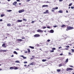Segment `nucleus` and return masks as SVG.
I'll return each mask as SVG.
<instances>
[{"mask_svg":"<svg viewBox=\"0 0 74 74\" xmlns=\"http://www.w3.org/2000/svg\"><path fill=\"white\" fill-rule=\"evenodd\" d=\"M66 13H68V12H68V10H66Z\"/></svg>","mask_w":74,"mask_h":74,"instance_id":"obj_57","label":"nucleus"},{"mask_svg":"<svg viewBox=\"0 0 74 74\" xmlns=\"http://www.w3.org/2000/svg\"><path fill=\"white\" fill-rule=\"evenodd\" d=\"M68 49H69V48H66L65 49L66 50H67Z\"/></svg>","mask_w":74,"mask_h":74,"instance_id":"obj_59","label":"nucleus"},{"mask_svg":"<svg viewBox=\"0 0 74 74\" xmlns=\"http://www.w3.org/2000/svg\"><path fill=\"white\" fill-rule=\"evenodd\" d=\"M2 52V50H0V52Z\"/></svg>","mask_w":74,"mask_h":74,"instance_id":"obj_61","label":"nucleus"},{"mask_svg":"<svg viewBox=\"0 0 74 74\" xmlns=\"http://www.w3.org/2000/svg\"><path fill=\"white\" fill-rule=\"evenodd\" d=\"M35 22V21H32L31 23H34Z\"/></svg>","mask_w":74,"mask_h":74,"instance_id":"obj_32","label":"nucleus"},{"mask_svg":"<svg viewBox=\"0 0 74 74\" xmlns=\"http://www.w3.org/2000/svg\"><path fill=\"white\" fill-rule=\"evenodd\" d=\"M7 12H11L12 11V10H8L7 11Z\"/></svg>","mask_w":74,"mask_h":74,"instance_id":"obj_28","label":"nucleus"},{"mask_svg":"<svg viewBox=\"0 0 74 74\" xmlns=\"http://www.w3.org/2000/svg\"><path fill=\"white\" fill-rule=\"evenodd\" d=\"M17 40L18 41H22L23 40L21 39H18Z\"/></svg>","mask_w":74,"mask_h":74,"instance_id":"obj_14","label":"nucleus"},{"mask_svg":"<svg viewBox=\"0 0 74 74\" xmlns=\"http://www.w3.org/2000/svg\"><path fill=\"white\" fill-rule=\"evenodd\" d=\"M42 62H45L46 61V60H42Z\"/></svg>","mask_w":74,"mask_h":74,"instance_id":"obj_29","label":"nucleus"},{"mask_svg":"<svg viewBox=\"0 0 74 74\" xmlns=\"http://www.w3.org/2000/svg\"><path fill=\"white\" fill-rule=\"evenodd\" d=\"M27 49L28 50V53H30V49Z\"/></svg>","mask_w":74,"mask_h":74,"instance_id":"obj_17","label":"nucleus"},{"mask_svg":"<svg viewBox=\"0 0 74 74\" xmlns=\"http://www.w3.org/2000/svg\"><path fill=\"white\" fill-rule=\"evenodd\" d=\"M70 71V69L69 68H67V69H66V71Z\"/></svg>","mask_w":74,"mask_h":74,"instance_id":"obj_16","label":"nucleus"},{"mask_svg":"<svg viewBox=\"0 0 74 74\" xmlns=\"http://www.w3.org/2000/svg\"><path fill=\"white\" fill-rule=\"evenodd\" d=\"M58 7H56V8H53V10H58Z\"/></svg>","mask_w":74,"mask_h":74,"instance_id":"obj_10","label":"nucleus"},{"mask_svg":"<svg viewBox=\"0 0 74 74\" xmlns=\"http://www.w3.org/2000/svg\"><path fill=\"white\" fill-rule=\"evenodd\" d=\"M15 62L16 63H19V62L18 61H15Z\"/></svg>","mask_w":74,"mask_h":74,"instance_id":"obj_36","label":"nucleus"},{"mask_svg":"<svg viewBox=\"0 0 74 74\" xmlns=\"http://www.w3.org/2000/svg\"><path fill=\"white\" fill-rule=\"evenodd\" d=\"M27 66V65H26V64L24 65V66Z\"/></svg>","mask_w":74,"mask_h":74,"instance_id":"obj_62","label":"nucleus"},{"mask_svg":"<svg viewBox=\"0 0 74 74\" xmlns=\"http://www.w3.org/2000/svg\"><path fill=\"white\" fill-rule=\"evenodd\" d=\"M69 69H70V70H73V69L72 68H69Z\"/></svg>","mask_w":74,"mask_h":74,"instance_id":"obj_38","label":"nucleus"},{"mask_svg":"<svg viewBox=\"0 0 74 74\" xmlns=\"http://www.w3.org/2000/svg\"><path fill=\"white\" fill-rule=\"evenodd\" d=\"M51 11H52V12H55V10H52Z\"/></svg>","mask_w":74,"mask_h":74,"instance_id":"obj_54","label":"nucleus"},{"mask_svg":"<svg viewBox=\"0 0 74 74\" xmlns=\"http://www.w3.org/2000/svg\"><path fill=\"white\" fill-rule=\"evenodd\" d=\"M23 57H24V56H21V57H22L23 58Z\"/></svg>","mask_w":74,"mask_h":74,"instance_id":"obj_64","label":"nucleus"},{"mask_svg":"<svg viewBox=\"0 0 74 74\" xmlns=\"http://www.w3.org/2000/svg\"><path fill=\"white\" fill-rule=\"evenodd\" d=\"M62 48V47H59V49H60Z\"/></svg>","mask_w":74,"mask_h":74,"instance_id":"obj_48","label":"nucleus"},{"mask_svg":"<svg viewBox=\"0 0 74 74\" xmlns=\"http://www.w3.org/2000/svg\"><path fill=\"white\" fill-rule=\"evenodd\" d=\"M46 3H49V2H48V1H47L46 2Z\"/></svg>","mask_w":74,"mask_h":74,"instance_id":"obj_60","label":"nucleus"},{"mask_svg":"<svg viewBox=\"0 0 74 74\" xmlns=\"http://www.w3.org/2000/svg\"><path fill=\"white\" fill-rule=\"evenodd\" d=\"M14 67H15V68H14V70H17V69H18V67H15V66H14Z\"/></svg>","mask_w":74,"mask_h":74,"instance_id":"obj_20","label":"nucleus"},{"mask_svg":"<svg viewBox=\"0 0 74 74\" xmlns=\"http://www.w3.org/2000/svg\"><path fill=\"white\" fill-rule=\"evenodd\" d=\"M71 51H72L71 52V53H74V50L73 49H71Z\"/></svg>","mask_w":74,"mask_h":74,"instance_id":"obj_25","label":"nucleus"},{"mask_svg":"<svg viewBox=\"0 0 74 74\" xmlns=\"http://www.w3.org/2000/svg\"><path fill=\"white\" fill-rule=\"evenodd\" d=\"M6 51H7V50H2V52H6Z\"/></svg>","mask_w":74,"mask_h":74,"instance_id":"obj_31","label":"nucleus"},{"mask_svg":"<svg viewBox=\"0 0 74 74\" xmlns=\"http://www.w3.org/2000/svg\"><path fill=\"white\" fill-rule=\"evenodd\" d=\"M47 28H48V29H50V27H49V26H47Z\"/></svg>","mask_w":74,"mask_h":74,"instance_id":"obj_45","label":"nucleus"},{"mask_svg":"<svg viewBox=\"0 0 74 74\" xmlns=\"http://www.w3.org/2000/svg\"><path fill=\"white\" fill-rule=\"evenodd\" d=\"M0 21L1 22V21H3V19H0Z\"/></svg>","mask_w":74,"mask_h":74,"instance_id":"obj_50","label":"nucleus"},{"mask_svg":"<svg viewBox=\"0 0 74 74\" xmlns=\"http://www.w3.org/2000/svg\"><path fill=\"white\" fill-rule=\"evenodd\" d=\"M50 41V40L49 39L47 40V41L48 42H49Z\"/></svg>","mask_w":74,"mask_h":74,"instance_id":"obj_44","label":"nucleus"},{"mask_svg":"<svg viewBox=\"0 0 74 74\" xmlns=\"http://www.w3.org/2000/svg\"><path fill=\"white\" fill-rule=\"evenodd\" d=\"M13 53L14 54H16V55H18V53L16 51H14L13 52Z\"/></svg>","mask_w":74,"mask_h":74,"instance_id":"obj_12","label":"nucleus"},{"mask_svg":"<svg viewBox=\"0 0 74 74\" xmlns=\"http://www.w3.org/2000/svg\"><path fill=\"white\" fill-rule=\"evenodd\" d=\"M58 12L59 13H63V12L62 11L60 10L58 11Z\"/></svg>","mask_w":74,"mask_h":74,"instance_id":"obj_18","label":"nucleus"},{"mask_svg":"<svg viewBox=\"0 0 74 74\" xmlns=\"http://www.w3.org/2000/svg\"><path fill=\"white\" fill-rule=\"evenodd\" d=\"M5 16V15L4 14H2L1 15V17H3V16Z\"/></svg>","mask_w":74,"mask_h":74,"instance_id":"obj_15","label":"nucleus"},{"mask_svg":"<svg viewBox=\"0 0 74 74\" xmlns=\"http://www.w3.org/2000/svg\"><path fill=\"white\" fill-rule=\"evenodd\" d=\"M23 58L24 59H26V57H23Z\"/></svg>","mask_w":74,"mask_h":74,"instance_id":"obj_47","label":"nucleus"},{"mask_svg":"<svg viewBox=\"0 0 74 74\" xmlns=\"http://www.w3.org/2000/svg\"><path fill=\"white\" fill-rule=\"evenodd\" d=\"M30 1V0H27V2H29V1Z\"/></svg>","mask_w":74,"mask_h":74,"instance_id":"obj_52","label":"nucleus"},{"mask_svg":"<svg viewBox=\"0 0 74 74\" xmlns=\"http://www.w3.org/2000/svg\"><path fill=\"white\" fill-rule=\"evenodd\" d=\"M54 52V51L53 50H50V53H53Z\"/></svg>","mask_w":74,"mask_h":74,"instance_id":"obj_26","label":"nucleus"},{"mask_svg":"<svg viewBox=\"0 0 74 74\" xmlns=\"http://www.w3.org/2000/svg\"><path fill=\"white\" fill-rule=\"evenodd\" d=\"M69 66L70 67H73V66H71V65Z\"/></svg>","mask_w":74,"mask_h":74,"instance_id":"obj_49","label":"nucleus"},{"mask_svg":"<svg viewBox=\"0 0 74 74\" xmlns=\"http://www.w3.org/2000/svg\"><path fill=\"white\" fill-rule=\"evenodd\" d=\"M59 1L61 2V1H63V0H59Z\"/></svg>","mask_w":74,"mask_h":74,"instance_id":"obj_51","label":"nucleus"},{"mask_svg":"<svg viewBox=\"0 0 74 74\" xmlns=\"http://www.w3.org/2000/svg\"><path fill=\"white\" fill-rule=\"evenodd\" d=\"M17 22H22V20H18L17 21Z\"/></svg>","mask_w":74,"mask_h":74,"instance_id":"obj_9","label":"nucleus"},{"mask_svg":"<svg viewBox=\"0 0 74 74\" xmlns=\"http://www.w3.org/2000/svg\"><path fill=\"white\" fill-rule=\"evenodd\" d=\"M62 66V64H60L59 65V67H60Z\"/></svg>","mask_w":74,"mask_h":74,"instance_id":"obj_30","label":"nucleus"},{"mask_svg":"<svg viewBox=\"0 0 74 74\" xmlns=\"http://www.w3.org/2000/svg\"><path fill=\"white\" fill-rule=\"evenodd\" d=\"M25 53H27V51H25Z\"/></svg>","mask_w":74,"mask_h":74,"instance_id":"obj_58","label":"nucleus"},{"mask_svg":"<svg viewBox=\"0 0 74 74\" xmlns=\"http://www.w3.org/2000/svg\"><path fill=\"white\" fill-rule=\"evenodd\" d=\"M16 1H19L20 0H16Z\"/></svg>","mask_w":74,"mask_h":74,"instance_id":"obj_63","label":"nucleus"},{"mask_svg":"<svg viewBox=\"0 0 74 74\" xmlns=\"http://www.w3.org/2000/svg\"><path fill=\"white\" fill-rule=\"evenodd\" d=\"M61 27H66V25H62L61 26Z\"/></svg>","mask_w":74,"mask_h":74,"instance_id":"obj_24","label":"nucleus"},{"mask_svg":"<svg viewBox=\"0 0 74 74\" xmlns=\"http://www.w3.org/2000/svg\"><path fill=\"white\" fill-rule=\"evenodd\" d=\"M74 28L73 27L67 26V29H66V31H68V30H72Z\"/></svg>","mask_w":74,"mask_h":74,"instance_id":"obj_1","label":"nucleus"},{"mask_svg":"<svg viewBox=\"0 0 74 74\" xmlns=\"http://www.w3.org/2000/svg\"><path fill=\"white\" fill-rule=\"evenodd\" d=\"M23 21H27V20L25 19V18H23Z\"/></svg>","mask_w":74,"mask_h":74,"instance_id":"obj_27","label":"nucleus"},{"mask_svg":"<svg viewBox=\"0 0 74 74\" xmlns=\"http://www.w3.org/2000/svg\"><path fill=\"white\" fill-rule=\"evenodd\" d=\"M11 24L9 23V24H8L7 26H11Z\"/></svg>","mask_w":74,"mask_h":74,"instance_id":"obj_19","label":"nucleus"},{"mask_svg":"<svg viewBox=\"0 0 74 74\" xmlns=\"http://www.w3.org/2000/svg\"><path fill=\"white\" fill-rule=\"evenodd\" d=\"M50 33H54V31L53 29H51L50 31Z\"/></svg>","mask_w":74,"mask_h":74,"instance_id":"obj_6","label":"nucleus"},{"mask_svg":"<svg viewBox=\"0 0 74 74\" xmlns=\"http://www.w3.org/2000/svg\"><path fill=\"white\" fill-rule=\"evenodd\" d=\"M2 47H3L4 48H6V47H7V46L5 45V44L4 43L2 44Z\"/></svg>","mask_w":74,"mask_h":74,"instance_id":"obj_5","label":"nucleus"},{"mask_svg":"<svg viewBox=\"0 0 74 74\" xmlns=\"http://www.w3.org/2000/svg\"><path fill=\"white\" fill-rule=\"evenodd\" d=\"M52 50H56V48H52Z\"/></svg>","mask_w":74,"mask_h":74,"instance_id":"obj_34","label":"nucleus"},{"mask_svg":"<svg viewBox=\"0 0 74 74\" xmlns=\"http://www.w3.org/2000/svg\"><path fill=\"white\" fill-rule=\"evenodd\" d=\"M53 27H57V26L56 25V26H53Z\"/></svg>","mask_w":74,"mask_h":74,"instance_id":"obj_46","label":"nucleus"},{"mask_svg":"<svg viewBox=\"0 0 74 74\" xmlns=\"http://www.w3.org/2000/svg\"><path fill=\"white\" fill-rule=\"evenodd\" d=\"M24 12V10H21L18 11L19 13H22V12Z\"/></svg>","mask_w":74,"mask_h":74,"instance_id":"obj_4","label":"nucleus"},{"mask_svg":"<svg viewBox=\"0 0 74 74\" xmlns=\"http://www.w3.org/2000/svg\"><path fill=\"white\" fill-rule=\"evenodd\" d=\"M60 69H58L57 70V71L58 72H60Z\"/></svg>","mask_w":74,"mask_h":74,"instance_id":"obj_13","label":"nucleus"},{"mask_svg":"<svg viewBox=\"0 0 74 74\" xmlns=\"http://www.w3.org/2000/svg\"><path fill=\"white\" fill-rule=\"evenodd\" d=\"M72 4H73V3H71L69 5V7L70 6H71V5H72Z\"/></svg>","mask_w":74,"mask_h":74,"instance_id":"obj_23","label":"nucleus"},{"mask_svg":"<svg viewBox=\"0 0 74 74\" xmlns=\"http://www.w3.org/2000/svg\"><path fill=\"white\" fill-rule=\"evenodd\" d=\"M66 47L67 48H69L70 47V46H66Z\"/></svg>","mask_w":74,"mask_h":74,"instance_id":"obj_43","label":"nucleus"},{"mask_svg":"<svg viewBox=\"0 0 74 74\" xmlns=\"http://www.w3.org/2000/svg\"><path fill=\"white\" fill-rule=\"evenodd\" d=\"M15 50L16 51H18L19 50V49H15Z\"/></svg>","mask_w":74,"mask_h":74,"instance_id":"obj_42","label":"nucleus"},{"mask_svg":"<svg viewBox=\"0 0 74 74\" xmlns=\"http://www.w3.org/2000/svg\"><path fill=\"white\" fill-rule=\"evenodd\" d=\"M68 60H69V59H66V62H67L68 61Z\"/></svg>","mask_w":74,"mask_h":74,"instance_id":"obj_33","label":"nucleus"},{"mask_svg":"<svg viewBox=\"0 0 74 74\" xmlns=\"http://www.w3.org/2000/svg\"><path fill=\"white\" fill-rule=\"evenodd\" d=\"M27 62L24 61V63L25 64H27Z\"/></svg>","mask_w":74,"mask_h":74,"instance_id":"obj_35","label":"nucleus"},{"mask_svg":"<svg viewBox=\"0 0 74 74\" xmlns=\"http://www.w3.org/2000/svg\"><path fill=\"white\" fill-rule=\"evenodd\" d=\"M44 32L43 31L40 30V29H38L37 30V32H38L39 33H41L43 32Z\"/></svg>","mask_w":74,"mask_h":74,"instance_id":"obj_3","label":"nucleus"},{"mask_svg":"<svg viewBox=\"0 0 74 74\" xmlns=\"http://www.w3.org/2000/svg\"><path fill=\"white\" fill-rule=\"evenodd\" d=\"M46 28H47V27H44L42 28V29H45Z\"/></svg>","mask_w":74,"mask_h":74,"instance_id":"obj_40","label":"nucleus"},{"mask_svg":"<svg viewBox=\"0 0 74 74\" xmlns=\"http://www.w3.org/2000/svg\"><path fill=\"white\" fill-rule=\"evenodd\" d=\"M48 11H49L48 10H46V12H48Z\"/></svg>","mask_w":74,"mask_h":74,"instance_id":"obj_55","label":"nucleus"},{"mask_svg":"<svg viewBox=\"0 0 74 74\" xmlns=\"http://www.w3.org/2000/svg\"><path fill=\"white\" fill-rule=\"evenodd\" d=\"M16 4H17V2L15 1L13 3V5H15V6H16Z\"/></svg>","mask_w":74,"mask_h":74,"instance_id":"obj_7","label":"nucleus"},{"mask_svg":"<svg viewBox=\"0 0 74 74\" xmlns=\"http://www.w3.org/2000/svg\"><path fill=\"white\" fill-rule=\"evenodd\" d=\"M68 54L69 55H70L71 56L73 55V54L71 53L70 52L68 53Z\"/></svg>","mask_w":74,"mask_h":74,"instance_id":"obj_22","label":"nucleus"},{"mask_svg":"<svg viewBox=\"0 0 74 74\" xmlns=\"http://www.w3.org/2000/svg\"><path fill=\"white\" fill-rule=\"evenodd\" d=\"M71 9H74V7L73 6H72L71 7Z\"/></svg>","mask_w":74,"mask_h":74,"instance_id":"obj_39","label":"nucleus"},{"mask_svg":"<svg viewBox=\"0 0 74 74\" xmlns=\"http://www.w3.org/2000/svg\"><path fill=\"white\" fill-rule=\"evenodd\" d=\"M34 37H40V35L38 34H36L34 35Z\"/></svg>","mask_w":74,"mask_h":74,"instance_id":"obj_2","label":"nucleus"},{"mask_svg":"<svg viewBox=\"0 0 74 74\" xmlns=\"http://www.w3.org/2000/svg\"><path fill=\"white\" fill-rule=\"evenodd\" d=\"M48 7V6L47 5H43L42 6V7Z\"/></svg>","mask_w":74,"mask_h":74,"instance_id":"obj_8","label":"nucleus"},{"mask_svg":"<svg viewBox=\"0 0 74 74\" xmlns=\"http://www.w3.org/2000/svg\"><path fill=\"white\" fill-rule=\"evenodd\" d=\"M10 69H14V67H10Z\"/></svg>","mask_w":74,"mask_h":74,"instance_id":"obj_21","label":"nucleus"},{"mask_svg":"<svg viewBox=\"0 0 74 74\" xmlns=\"http://www.w3.org/2000/svg\"><path fill=\"white\" fill-rule=\"evenodd\" d=\"M34 65V64L33 63H31V64H30V65Z\"/></svg>","mask_w":74,"mask_h":74,"instance_id":"obj_37","label":"nucleus"},{"mask_svg":"<svg viewBox=\"0 0 74 74\" xmlns=\"http://www.w3.org/2000/svg\"><path fill=\"white\" fill-rule=\"evenodd\" d=\"M29 47H30L31 49H34V47L32 46H29Z\"/></svg>","mask_w":74,"mask_h":74,"instance_id":"obj_11","label":"nucleus"},{"mask_svg":"<svg viewBox=\"0 0 74 74\" xmlns=\"http://www.w3.org/2000/svg\"><path fill=\"white\" fill-rule=\"evenodd\" d=\"M14 57V55H12L11 56V57Z\"/></svg>","mask_w":74,"mask_h":74,"instance_id":"obj_56","label":"nucleus"},{"mask_svg":"<svg viewBox=\"0 0 74 74\" xmlns=\"http://www.w3.org/2000/svg\"><path fill=\"white\" fill-rule=\"evenodd\" d=\"M48 12H43V14H47V13H48Z\"/></svg>","mask_w":74,"mask_h":74,"instance_id":"obj_41","label":"nucleus"},{"mask_svg":"<svg viewBox=\"0 0 74 74\" xmlns=\"http://www.w3.org/2000/svg\"><path fill=\"white\" fill-rule=\"evenodd\" d=\"M60 56H62L63 55V53H61L60 54Z\"/></svg>","mask_w":74,"mask_h":74,"instance_id":"obj_53","label":"nucleus"}]
</instances>
